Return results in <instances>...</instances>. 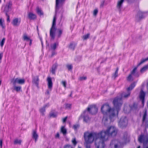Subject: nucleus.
Listing matches in <instances>:
<instances>
[{
    "mask_svg": "<svg viewBox=\"0 0 148 148\" xmlns=\"http://www.w3.org/2000/svg\"><path fill=\"white\" fill-rule=\"evenodd\" d=\"M51 88L49 90H46V92L45 93L47 95H49L50 94V92L51 91Z\"/></svg>",
    "mask_w": 148,
    "mask_h": 148,
    "instance_id": "obj_54",
    "label": "nucleus"
},
{
    "mask_svg": "<svg viewBox=\"0 0 148 148\" xmlns=\"http://www.w3.org/2000/svg\"><path fill=\"white\" fill-rule=\"evenodd\" d=\"M37 13L40 15H42L43 14V13L42 12L40 9L38 8H37Z\"/></svg>",
    "mask_w": 148,
    "mask_h": 148,
    "instance_id": "obj_36",
    "label": "nucleus"
},
{
    "mask_svg": "<svg viewBox=\"0 0 148 148\" xmlns=\"http://www.w3.org/2000/svg\"><path fill=\"white\" fill-rule=\"evenodd\" d=\"M147 89H148V83H147Z\"/></svg>",
    "mask_w": 148,
    "mask_h": 148,
    "instance_id": "obj_63",
    "label": "nucleus"
},
{
    "mask_svg": "<svg viewBox=\"0 0 148 148\" xmlns=\"http://www.w3.org/2000/svg\"><path fill=\"white\" fill-rule=\"evenodd\" d=\"M147 114L146 111H145L143 116V123H145L148 127V118H147Z\"/></svg>",
    "mask_w": 148,
    "mask_h": 148,
    "instance_id": "obj_12",
    "label": "nucleus"
},
{
    "mask_svg": "<svg viewBox=\"0 0 148 148\" xmlns=\"http://www.w3.org/2000/svg\"><path fill=\"white\" fill-rule=\"evenodd\" d=\"M132 74H130L127 77V80L129 81H131L133 80V79L132 76Z\"/></svg>",
    "mask_w": 148,
    "mask_h": 148,
    "instance_id": "obj_39",
    "label": "nucleus"
},
{
    "mask_svg": "<svg viewBox=\"0 0 148 148\" xmlns=\"http://www.w3.org/2000/svg\"><path fill=\"white\" fill-rule=\"evenodd\" d=\"M23 39L24 40L28 41L30 39L27 36V34L25 33L23 35Z\"/></svg>",
    "mask_w": 148,
    "mask_h": 148,
    "instance_id": "obj_29",
    "label": "nucleus"
},
{
    "mask_svg": "<svg viewBox=\"0 0 148 148\" xmlns=\"http://www.w3.org/2000/svg\"><path fill=\"white\" fill-rule=\"evenodd\" d=\"M58 45V43H55L52 44L51 45V49L53 50H55L56 47Z\"/></svg>",
    "mask_w": 148,
    "mask_h": 148,
    "instance_id": "obj_27",
    "label": "nucleus"
},
{
    "mask_svg": "<svg viewBox=\"0 0 148 148\" xmlns=\"http://www.w3.org/2000/svg\"><path fill=\"white\" fill-rule=\"evenodd\" d=\"M91 116L90 114H87V113L83 112L79 118L78 119L80 120L82 119H83V121L86 122L88 123L89 122L90 120V116Z\"/></svg>",
    "mask_w": 148,
    "mask_h": 148,
    "instance_id": "obj_6",
    "label": "nucleus"
},
{
    "mask_svg": "<svg viewBox=\"0 0 148 148\" xmlns=\"http://www.w3.org/2000/svg\"><path fill=\"white\" fill-rule=\"evenodd\" d=\"M29 18L31 20H34L36 18V15L31 12H29L28 14Z\"/></svg>",
    "mask_w": 148,
    "mask_h": 148,
    "instance_id": "obj_21",
    "label": "nucleus"
},
{
    "mask_svg": "<svg viewBox=\"0 0 148 148\" xmlns=\"http://www.w3.org/2000/svg\"><path fill=\"white\" fill-rule=\"evenodd\" d=\"M95 110V113H96L98 111V108L95 105H93V110Z\"/></svg>",
    "mask_w": 148,
    "mask_h": 148,
    "instance_id": "obj_48",
    "label": "nucleus"
},
{
    "mask_svg": "<svg viewBox=\"0 0 148 148\" xmlns=\"http://www.w3.org/2000/svg\"><path fill=\"white\" fill-rule=\"evenodd\" d=\"M5 14H6V16L7 17V21L8 22H10V20L9 16L8 14L7 13H6Z\"/></svg>",
    "mask_w": 148,
    "mask_h": 148,
    "instance_id": "obj_53",
    "label": "nucleus"
},
{
    "mask_svg": "<svg viewBox=\"0 0 148 148\" xmlns=\"http://www.w3.org/2000/svg\"><path fill=\"white\" fill-rule=\"evenodd\" d=\"M135 84L134 83L132 84L130 86L127 88V90L130 91L132 90L134 88L135 86Z\"/></svg>",
    "mask_w": 148,
    "mask_h": 148,
    "instance_id": "obj_28",
    "label": "nucleus"
},
{
    "mask_svg": "<svg viewBox=\"0 0 148 148\" xmlns=\"http://www.w3.org/2000/svg\"><path fill=\"white\" fill-rule=\"evenodd\" d=\"M71 104L69 103L65 104V108L67 109H70L71 108Z\"/></svg>",
    "mask_w": 148,
    "mask_h": 148,
    "instance_id": "obj_42",
    "label": "nucleus"
},
{
    "mask_svg": "<svg viewBox=\"0 0 148 148\" xmlns=\"http://www.w3.org/2000/svg\"><path fill=\"white\" fill-rule=\"evenodd\" d=\"M20 22V20L18 19L17 18H16L13 19L12 23L14 26H17L19 25Z\"/></svg>",
    "mask_w": 148,
    "mask_h": 148,
    "instance_id": "obj_13",
    "label": "nucleus"
},
{
    "mask_svg": "<svg viewBox=\"0 0 148 148\" xmlns=\"http://www.w3.org/2000/svg\"><path fill=\"white\" fill-rule=\"evenodd\" d=\"M128 123V120L125 116H123L121 118L119 122V125L122 127L127 126Z\"/></svg>",
    "mask_w": 148,
    "mask_h": 148,
    "instance_id": "obj_8",
    "label": "nucleus"
},
{
    "mask_svg": "<svg viewBox=\"0 0 148 148\" xmlns=\"http://www.w3.org/2000/svg\"><path fill=\"white\" fill-rule=\"evenodd\" d=\"M145 96V92L142 90H141L140 94V99L142 101V103L143 104L144 101V99Z\"/></svg>",
    "mask_w": 148,
    "mask_h": 148,
    "instance_id": "obj_18",
    "label": "nucleus"
},
{
    "mask_svg": "<svg viewBox=\"0 0 148 148\" xmlns=\"http://www.w3.org/2000/svg\"><path fill=\"white\" fill-rule=\"evenodd\" d=\"M130 108L129 106L125 107L124 108V111L126 113H129L130 112Z\"/></svg>",
    "mask_w": 148,
    "mask_h": 148,
    "instance_id": "obj_31",
    "label": "nucleus"
},
{
    "mask_svg": "<svg viewBox=\"0 0 148 148\" xmlns=\"http://www.w3.org/2000/svg\"><path fill=\"white\" fill-rule=\"evenodd\" d=\"M85 143H92V132L87 131L84 134Z\"/></svg>",
    "mask_w": 148,
    "mask_h": 148,
    "instance_id": "obj_4",
    "label": "nucleus"
},
{
    "mask_svg": "<svg viewBox=\"0 0 148 148\" xmlns=\"http://www.w3.org/2000/svg\"><path fill=\"white\" fill-rule=\"evenodd\" d=\"M140 143H146L148 141V136L146 135H141L138 138Z\"/></svg>",
    "mask_w": 148,
    "mask_h": 148,
    "instance_id": "obj_9",
    "label": "nucleus"
},
{
    "mask_svg": "<svg viewBox=\"0 0 148 148\" xmlns=\"http://www.w3.org/2000/svg\"><path fill=\"white\" fill-rule=\"evenodd\" d=\"M56 14L54 16L52 26L50 29V35L51 37V39L53 40L55 38V32L56 30V28L55 27L56 25Z\"/></svg>",
    "mask_w": 148,
    "mask_h": 148,
    "instance_id": "obj_3",
    "label": "nucleus"
},
{
    "mask_svg": "<svg viewBox=\"0 0 148 148\" xmlns=\"http://www.w3.org/2000/svg\"><path fill=\"white\" fill-rule=\"evenodd\" d=\"M57 65L56 64H55L53 65L51 69L50 70V72L53 74H55L56 70L57 67Z\"/></svg>",
    "mask_w": 148,
    "mask_h": 148,
    "instance_id": "obj_17",
    "label": "nucleus"
},
{
    "mask_svg": "<svg viewBox=\"0 0 148 148\" xmlns=\"http://www.w3.org/2000/svg\"><path fill=\"white\" fill-rule=\"evenodd\" d=\"M57 115V113L56 112H52L50 114V116H51L53 117H56Z\"/></svg>",
    "mask_w": 148,
    "mask_h": 148,
    "instance_id": "obj_44",
    "label": "nucleus"
},
{
    "mask_svg": "<svg viewBox=\"0 0 148 148\" xmlns=\"http://www.w3.org/2000/svg\"><path fill=\"white\" fill-rule=\"evenodd\" d=\"M65 1V0H56V13L57 10L63 5Z\"/></svg>",
    "mask_w": 148,
    "mask_h": 148,
    "instance_id": "obj_10",
    "label": "nucleus"
},
{
    "mask_svg": "<svg viewBox=\"0 0 148 148\" xmlns=\"http://www.w3.org/2000/svg\"><path fill=\"white\" fill-rule=\"evenodd\" d=\"M137 67H135L132 70L131 73V74L132 75H134L136 73Z\"/></svg>",
    "mask_w": 148,
    "mask_h": 148,
    "instance_id": "obj_45",
    "label": "nucleus"
},
{
    "mask_svg": "<svg viewBox=\"0 0 148 148\" xmlns=\"http://www.w3.org/2000/svg\"><path fill=\"white\" fill-rule=\"evenodd\" d=\"M66 67L69 70H71L72 68V66L71 65H66Z\"/></svg>",
    "mask_w": 148,
    "mask_h": 148,
    "instance_id": "obj_52",
    "label": "nucleus"
},
{
    "mask_svg": "<svg viewBox=\"0 0 148 148\" xmlns=\"http://www.w3.org/2000/svg\"><path fill=\"white\" fill-rule=\"evenodd\" d=\"M60 132L64 135H66L67 133L66 130L64 126H62L60 128Z\"/></svg>",
    "mask_w": 148,
    "mask_h": 148,
    "instance_id": "obj_23",
    "label": "nucleus"
},
{
    "mask_svg": "<svg viewBox=\"0 0 148 148\" xmlns=\"http://www.w3.org/2000/svg\"><path fill=\"white\" fill-rule=\"evenodd\" d=\"M29 40L30 41L29 45H31L32 44V40L30 39Z\"/></svg>",
    "mask_w": 148,
    "mask_h": 148,
    "instance_id": "obj_62",
    "label": "nucleus"
},
{
    "mask_svg": "<svg viewBox=\"0 0 148 148\" xmlns=\"http://www.w3.org/2000/svg\"><path fill=\"white\" fill-rule=\"evenodd\" d=\"M64 148H73V147L71 145H67L65 146Z\"/></svg>",
    "mask_w": 148,
    "mask_h": 148,
    "instance_id": "obj_55",
    "label": "nucleus"
},
{
    "mask_svg": "<svg viewBox=\"0 0 148 148\" xmlns=\"http://www.w3.org/2000/svg\"><path fill=\"white\" fill-rule=\"evenodd\" d=\"M3 53H0V63H1V60H2L3 56Z\"/></svg>",
    "mask_w": 148,
    "mask_h": 148,
    "instance_id": "obj_56",
    "label": "nucleus"
},
{
    "mask_svg": "<svg viewBox=\"0 0 148 148\" xmlns=\"http://www.w3.org/2000/svg\"><path fill=\"white\" fill-rule=\"evenodd\" d=\"M25 80L23 78L21 79L20 78H14L11 80V82L13 85H16L17 84H24Z\"/></svg>",
    "mask_w": 148,
    "mask_h": 148,
    "instance_id": "obj_7",
    "label": "nucleus"
},
{
    "mask_svg": "<svg viewBox=\"0 0 148 148\" xmlns=\"http://www.w3.org/2000/svg\"><path fill=\"white\" fill-rule=\"evenodd\" d=\"M87 79V77L86 76H82L80 77L79 78V80L80 81H83Z\"/></svg>",
    "mask_w": 148,
    "mask_h": 148,
    "instance_id": "obj_41",
    "label": "nucleus"
},
{
    "mask_svg": "<svg viewBox=\"0 0 148 148\" xmlns=\"http://www.w3.org/2000/svg\"><path fill=\"white\" fill-rule=\"evenodd\" d=\"M56 53L54 52V51H53L52 52V56H53V55H55V54H56Z\"/></svg>",
    "mask_w": 148,
    "mask_h": 148,
    "instance_id": "obj_61",
    "label": "nucleus"
},
{
    "mask_svg": "<svg viewBox=\"0 0 148 148\" xmlns=\"http://www.w3.org/2000/svg\"><path fill=\"white\" fill-rule=\"evenodd\" d=\"M38 137V135L36 130H34L32 133V137L35 139V142L36 143Z\"/></svg>",
    "mask_w": 148,
    "mask_h": 148,
    "instance_id": "obj_20",
    "label": "nucleus"
},
{
    "mask_svg": "<svg viewBox=\"0 0 148 148\" xmlns=\"http://www.w3.org/2000/svg\"><path fill=\"white\" fill-rule=\"evenodd\" d=\"M117 130L114 126L108 127L107 130H103L100 132L93 133V141L95 142L97 148H103L105 146L104 142L108 139L109 135L115 136L117 133Z\"/></svg>",
    "mask_w": 148,
    "mask_h": 148,
    "instance_id": "obj_2",
    "label": "nucleus"
},
{
    "mask_svg": "<svg viewBox=\"0 0 148 148\" xmlns=\"http://www.w3.org/2000/svg\"><path fill=\"white\" fill-rule=\"evenodd\" d=\"M119 69L118 68H116V69L114 74L112 75V77L114 79L118 76V71Z\"/></svg>",
    "mask_w": 148,
    "mask_h": 148,
    "instance_id": "obj_34",
    "label": "nucleus"
},
{
    "mask_svg": "<svg viewBox=\"0 0 148 148\" xmlns=\"http://www.w3.org/2000/svg\"><path fill=\"white\" fill-rule=\"evenodd\" d=\"M91 143H85L84 144L85 145L86 148H90V144Z\"/></svg>",
    "mask_w": 148,
    "mask_h": 148,
    "instance_id": "obj_50",
    "label": "nucleus"
},
{
    "mask_svg": "<svg viewBox=\"0 0 148 148\" xmlns=\"http://www.w3.org/2000/svg\"><path fill=\"white\" fill-rule=\"evenodd\" d=\"M92 105H89L87 108L86 109V110H85L83 112H84L85 113L86 112L87 113V114H90L91 115H92Z\"/></svg>",
    "mask_w": 148,
    "mask_h": 148,
    "instance_id": "obj_11",
    "label": "nucleus"
},
{
    "mask_svg": "<svg viewBox=\"0 0 148 148\" xmlns=\"http://www.w3.org/2000/svg\"><path fill=\"white\" fill-rule=\"evenodd\" d=\"M76 45L75 42H72L71 43L69 47V48L71 50H74Z\"/></svg>",
    "mask_w": 148,
    "mask_h": 148,
    "instance_id": "obj_24",
    "label": "nucleus"
},
{
    "mask_svg": "<svg viewBox=\"0 0 148 148\" xmlns=\"http://www.w3.org/2000/svg\"><path fill=\"white\" fill-rule=\"evenodd\" d=\"M39 81L38 77L36 76L33 78L32 82L38 86Z\"/></svg>",
    "mask_w": 148,
    "mask_h": 148,
    "instance_id": "obj_16",
    "label": "nucleus"
},
{
    "mask_svg": "<svg viewBox=\"0 0 148 148\" xmlns=\"http://www.w3.org/2000/svg\"><path fill=\"white\" fill-rule=\"evenodd\" d=\"M58 35V37L59 38L60 37L61 35L62 34V31L60 29H59Z\"/></svg>",
    "mask_w": 148,
    "mask_h": 148,
    "instance_id": "obj_51",
    "label": "nucleus"
},
{
    "mask_svg": "<svg viewBox=\"0 0 148 148\" xmlns=\"http://www.w3.org/2000/svg\"><path fill=\"white\" fill-rule=\"evenodd\" d=\"M148 60V57L147 58L144 59L142 60L141 62L138 64V66H139L141 65V64L145 62V61H146Z\"/></svg>",
    "mask_w": 148,
    "mask_h": 148,
    "instance_id": "obj_47",
    "label": "nucleus"
},
{
    "mask_svg": "<svg viewBox=\"0 0 148 148\" xmlns=\"http://www.w3.org/2000/svg\"><path fill=\"white\" fill-rule=\"evenodd\" d=\"M129 137L128 136L127 134L124 135L123 139L125 141V143H126L128 140Z\"/></svg>",
    "mask_w": 148,
    "mask_h": 148,
    "instance_id": "obj_37",
    "label": "nucleus"
},
{
    "mask_svg": "<svg viewBox=\"0 0 148 148\" xmlns=\"http://www.w3.org/2000/svg\"><path fill=\"white\" fill-rule=\"evenodd\" d=\"M89 36L90 34H87L83 36L82 38L84 40H86L89 38Z\"/></svg>",
    "mask_w": 148,
    "mask_h": 148,
    "instance_id": "obj_38",
    "label": "nucleus"
},
{
    "mask_svg": "<svg viewBox=\"0 0 148 148\" xmlns=\"http://www.w3.org/2000/svg\"><path fill=\"white\" fill-rule=\"evenodd\" d=\"M124 1V0H119L117 2L116 5V8L119 11H121V8L122 7Z\"/></svg>",
    "mask_w": 148,
    "mask_h": 148,
    "instance_id": "obj_15",
    "label": "nucleus"
},
{
    "mask_svg": "<svg viewBox=\"0 0 148 148\" xmlns=\"http://www.w3.org/2000/svg\"><path fill=\"white\" fill-rule=\"evenodd\" d=\"M62 84L63 85L64 88L66 86V82L65 81H62L61 82Z\"/></svg>",
    "mask_w": 148,
    "mask_h": 148,
    "instance_id": "obj_49",
    "label": "nucleus"
},
{
    "mask_svg": "<svg viewBox=\"0 0 148 148\" xmlns=\"http://www.w3.org/2000/svg\"><path fill=\"white\" fill-rule=\"evenodd\" d=\"M79 127V125L78 124H76L73 125V128L75 130H76Z\"/></svg>",
    "mask_w": 148,
    "mask_h": 148,
    "instance_id": "obj_35",
    "label": "nucleus"
},
{
    "mask_svg": "<svg viewBox=\"0 0 148 148\" xmlns=\"http://www.w3.org/2000/svg\"><path fill=\"white\" fill-rule=\"evenodd\" d=\"M122 145L121 143L118 140L116 139L112 140L110 145L111 148H119Z\"/></svg>",
    "mask_w": 148,
    "mask_h": 148,
    "instance_id": "obj_5",
    "label": "nucleus"
},
{
    "mask_svg": "<svg viewBox=\"0 0 148 148\" xmlns=\"http://www.w3.org/2000/svg\"><path fill=\"white\" fill-rule=\"evenodd\" d=\"M22 142L21 140H18V139H15L14 142V143L15 145L19 144L21 145Z\"/></svg>",
    "mask_w": 148,
    "mask_h": 148,
    "instance_id": "obj_33",
    "label": "nucleus"
},
{
    "mask_svg": "<svg viewBox=\"0 0 148 148\" xmlns=\"http://www.w3.org/2000/svg\"><path fill=\"white\" fill-rule=\"evenodd\" d=\"M72 142L73 145L75 146L77 144V142L76 141L75 138H73L72 140Z\"/></svg>",
    "mask_w": 148,
    "mask_h": 148,
    "instance_id": "obj_43",
    "label": "nucleus"
},
{
    "mask_svg": "<svg viewBox=\"0 0 148 148\" xmlns=\"http://www.w3.org/2000/svg\"><path fill=\"white\" fill-rule=\"evenodd\" d=\"M11 5L12 3L10 2H9L7 4L4 10V11L5 13V14L10 11Z\"/></svg>",
    "mask_w": 148,
    "mask_h": 148,
    "instance_id": "obj_14",
    "label": "nucleus"
},
{
    "mask_svg": "<svg viewBox=\"0 0 148 148\" xmlns=\"http://www.w3.org/2000/svg\"><path fill=\"white\" fill-rule=\"evenodd\" d=\"M4 21L2 18H0V26L2 28L4 29L5 28V26L4 24Z\"/></svg>",
    "mask_w": 148,
    "mask_h": 148,
    "instance_id": "obj_26",
    "label": "nucleus"
},
{
    "mask_svg": "<svg viewBox=\"0 0 148 148\" xmlns=\"http://www.w3.org/2000/svg\"><path fill=\"white\" fill-rule=\"evenodd\" d=\"M67 119V116L66 117H65L64 119H63V122H65V121H66Z\"/></svg>",
    "mask_w": 148,
    "mask_h": 148,
    "instance_id": "obj_59",
    "label": "nucleus"
},
{
    "mask_svg": "<svg viewBox=\"0 0 148 148\" xmlns=\"http://www.w3.org/2000/svg\"><path fill=\"white\" fill-rule=\"evenodd\" d=\"M148 68V65L145 66L140 70L141 72L142 73H143L146 71L147 70Z\"/></svg>",
    "mask_w": 148,
    "mask_h": 148,
    "instance_id": "obj_30",
    "label": "nucleus"
},
{
    "mask_svg": "<svg viewBox=\"0 0 148 148\" xmlns=\"http://www.w3.org/2000/svg\"><path fill=\"white\" fill-rule=\"evenodd\" d=\"M14 87V90L18 92L21 90V86H16V85H13Z\"/></svg>",
    "mask_w": 148,
    "mask_h": 148,
    "instance_id": "obj_25",
    "label": "nucleus"
},
{
    "mask_svg": "<svg viewBox=\"0 0 148 148\" xmlns=\"http://www.w3.org/2000/svg\"><path fill=\"white\" fill-rule=\"evenodd\" d=\"M47 81L48 88L49 89L51 88L52 86V83L51 78L50 77H48L47 78Z\"/></svg>",
    "mask_w": 148,
    "mask_h": 148,
    "instance_id": "obj_19",
    "label": "nucleus"
},
{
    "mask_svg": "<svg viewBox=\"0 0 148 148\" xmlns=\"http://www.w3.org/2000/svg\"><path fill=\"white\" fill-rule=\"evenodd\" d=\"M98 12V9L97 8H95L93 11V16L96 17Z\"/></svg>",
    "mask_w": 148,
    "mask_h": 148,
    "instance_id": "obj_32",
    "label": "nucleus"
},
{
    "mask_svg": "<svg viewBox=\"0 0 148 148\" xmlns=\"http://www.w3.org/2000/svg\"><path fill=\"white\" fill-rule=\"evenodd\" d=\"M40 112L41 113L42 115H44V112H45V108L43 107L40 109Z\"/></svg>",
    "mask_w": 148,
    "mask_h": 148,
    "instance_id": "obj_40",
    "label": "nucleus"
},
{
    "mask_svg": "<svg viewBox=\"0 0 148 148\" xmlns=\"http://www.w3.org/2000/svg\"><path fill=\"white\" fill-rule=\"evenodd\" d=\"M59 134L58 133H57L55 136V137L56 138H58L59 137Z\"/></svg>",
    "mask_w": 148,
    "mask_h": 148,
    "instance_id": "obj_60",
    "label": "nucleus"
},
{
    "mask_svg": "<svg viewBox=\"0 0 148 148\" xmlns=\"http://www.w3.org/2000/svg\"><path fill=\"white\" fill-rule=\"evenodd\" d=\"M140 148V146H138L137 147V148Z\"/></svg>",
    "mask_w": 148,
    "mask_h": 148,
    "instance_id": "obj_64",
    "label": "nucleus"
},
{
    "mask_svg": "<svg viewBox=\"0 0 148 148\" xmlns=\"http://www.w3.org/2000/svg\"><path fill=\"white\" fill-rule=\"evenodd\" d=\"M130 94V92L127 90L126 92H124L122 94V97L116 98L113 101L115 109L112 108L107 104L103 105L101 108V111L104 115L103 119V121L104 123L107 121V116L109 117L110 120L112 121L117 116L118 111L122 104V98H127L129 97Z\"/></svg>",
    "mask_w": 148,
    "mask_h": 148,
    "instance_id": "obj_1",
    "label": "nucleus"
},
{
    "mask_svg": "<svg viewBox=\"0 0 148 148\" xmlns=\"http://www.w3.org/2000/svg\"><path fill=\"white\" fill-rule=\"evenodd\" d=\"M49 103H47V104H46V105H45L43 106V107H44L45 108H47V107H49Z\"/></svg>",
    "mask_w": 148,
    "mask_h": 148,
    "instance_id": "obj_58",
    "label": "nucleus"
},
{
    "mask_svg": "<svg viewBox=\"0 0 148 148\" xmlns=\"http://www.w3.org/2000/svg\"><path fill=\"white\" fill-rule=\"evenodd\" d=\"M5 38H3L1 42L0 45L2 47L3 45L5 42Z\"/></svg>",
    "mask_w": 148,
    "mask_h": 148,
    "instance_id": "obj_46",
    "label": "nucleus"
},
{
    "mask_svg": "<svg viewBox=\"0 0 148 148\" xmlns=\"http://www.w3.org/2000/svg\"><path fill=\"white\" fill-rule=\"evenodd\" d=\"M0 146L1 147V148H2V140L0 139Z\"/></svg>",
    "mask_w": 148,
    "mask_h": 148,
    "instance_id": "obj_57",
    "label": "nucleus"
},
{
    "mask_svg": "<svg viewBox=\"0 0 148 148\" xmlns=\"http://www.w3.org/2000/svg\"><path fill=\"white\" fill-rule=\"evenodd\" d=\"M143 16V13L140 11H139L136 15V18L138 20H139L142 18Z\"/></svg>",
    "mask_w": 148,
    "mask_h": 148,
    "instance_id": "obj_22",
    "label": "nucleus"
}]
</instances>
